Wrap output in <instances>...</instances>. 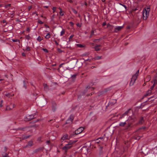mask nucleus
I'll return each instance as SVG.
<instances>
[{"mask_svg":"<svg viewBox=\"0 0 157 157\" xmlns=\"http://www.w3.org/2000/svg\"><path fill=\"white\" fill-rule=\"evenodd\" d=\"M13 95H13H11L9 93L6 94H5L6 96L8 97L9 98H10V97L12 96Z\"/></svg>","mask_w":157,"mask_h":157,"instance_id":"nucleus-26","label":"nucleus"},{"mask_svg":"<svg viewBox=\"0 0 157 157\" xmlns=\"http://www.w3.org/2000/svg\"><path fill=\"white\" fill-rule=\"evenodd\" d=\"M130 110V109H129L126 111L120 116L119 119L126 121H132L133 122L135 121L136 120L135 117L133 115L129 116V112Z\"/></svg>","mask_w":157,"mask_h":157,"instance_id":"nucleus-1","label":"nucleus"},{"mask_svg":"<svg viewBox=\"0 0 157 157\" xmlns=\"http://www.w3.org/2000/svg\"><path fill=\"white\" fill-rule=\"evenodd\" d=\"M70 24L71 26H73L74 25V23L72 22H70Z\"/></svg>","mask_w":157,"mask_h":157,"instance_id":"nucleus-50","label":"nucleus"},{"mask_svg":"<svg viewBox=\"0 0 157 157\" xmlns=\"http://www.w3.org/2000/svg\"><path fill=\"white\" fill-rule=\"evenodd\" d=\"M30 136L28 135V136H25L24 135H22V139H26L27 138H29L30 137Z\"/></svg>","mask_w":157,"mask_h":157,"instance_id":"nucleus-20","label":"nucleus"},{"mask_svg":"<svg viewBox=\"0 0 157 157\" xmlns=\"http://www.w3.org/2000/svg\"><path fill=\"white\" fill-rule=\"evenodd\" d=\"M155 86V85H154V84H153V85L150 88V90H153L154 87Z\"/></svg>","mask_w":157,"mask_h":157,"instance_id":"nucleus-41","label":"nucleus"},{"mask_svg":"<svg viewBox=\"0 0 157 157\" xmlns=\"http://www.w3.org/2000/svg\"><path fill=\"white\" fill-rule=\"evenodd\" d=\"M51 35L50 33H47V34L46 35V36H45V38L46 39H49L51 37Z\"/></svg>","mask_w":157,"mask_h":157,"instance_id":"nucleus-21","label":"nucleus"},{"mask_svg":"<svg viewBox=\"0 0 157 157\" xmlns=\"http://www.w3.org/2000/svg\"><path fill=\"white\" fill-rule=\"evenodd\" d=\"M57 51L59 53H61L63 52V51L59 48L57 49Z\"/></svg>","mask_w":157,"mask_h":157,"instance_id":"nucleus-37","label":"nucleus"},{"mask_svg":"<svg viewBox=\"0 0 157 157\" xmlns=\"http://www.w3.org/2000/svg\"><path fill=\"white\" fill-rule=\"evenodd\" d=\"M151 90H148L147 92L144 95V97H146L147 96H150L151 94Z\"/></svg>","mask_w":157,"mask_h":157,"instance_id":"nucleus-14","label":"nucleus"},{"mask_svg":"<svg viewBox=\"0 0 157 157\" xmlns=\"http://www.w3.org/2000/svg\"><path fill=\"white\" fill-rule=\"evenodd\" d=\"M57 105L56 103L54 101L52 102V109L53 112H55L56 109Z\"/></svg>","mask_w":157,"mask_h":157,"instance_id":"nucleus-8","label":"nucleus"},{"mask_svg":"<svg viewBox=\"0 0 157 157\" xmlns=\"http://www.w3.org/2000/svg\"><path fill=\"white\" fill-rule=\"evenodd\" d=\"M100 142V140H99L98 141H97V139H96L95 141V144H98Z\"/></svg>","mask_w":157,"mask_h":157,"instance_id":"nucleus-45","label":"nucleus"},{"mask_svg":"<svg viewBox=\"0 0 157 157\" xmlns=\"http://www.w3.org/2000/svg\"><path fill=\"white\" fill-rule=\"evenodd\" d=\"M101 47V45H97L95 46L94 48L95 49V50L96 51H99L100 50V48H99Z\"/></svg>","mask_w":157,"mask_h":157,"instance_id":"nucleus-16","label":"nucleus"},{"mask_svg":"<svg viewBox=\"0 0 157 157\" xmlns=\"http://www.w3.org/2000/svg\"><path fill=\"white\" fill-rule=\"evenodd\" d=\"M26 128H18V130H22V131H25V129H26Z\"/></svg>","mask_w":157,"mask_h":157,"instance_id":"nucleus-32","label":"nucleus"},{"mask_svg":"<svg viewBox=\"0 0 157 157\" xmlns=\"http://www.w3.org/2000/svg\"><path fill=\"white\" fill-rule=\"evenodd\" d=\"M65 30L64 29H63L62 31L60 32V36H62L65 34Z\"/></svg>","mask_w":157,"mask_h":157,"instance_id":"nucleus-24","label":"nucleus"},{"mask_svg":"<svg viewBox=\"0 0 157 157\" xmlns=\"http://www.w3.org/2000/svg\"><path fill=\"white\" fill-rule=\"evenodd\" d=\"M26 38L28 40H29L30 39V37L29 36V35H27L26 36Z\"/></svg>","mask_w":157,"mask_h":157,"instance_id":"nucleus-34","label":"nucleus"},{"mask_svg":"<svg viewBox=\"0 0 157 157\" xmlns=\"http://www.w3.org/2000/svg\"><path fill=\"white\" fill-rule=\"evenodd\" d=\"M114 26L110 24H108L107 25V27L109 30L112 31L113 29Z\"/></svg>","mask_w":157,"mask_h":157,"instance_id":"nucleus-13","label":"nucleus"},{"mask_svg":"<svg viewBox=\"0 0 157 157\" xmlns=\"http://www.w3.org/2000/svg\"><path fill=\"white\" fill-rule=\"evenodd\" d=\"M69 1L70 3H72L73 2L72 0H69Z\"/></svg>","mask_w":157,"mask_h":157,"instance_id":"nucleus-64","label":"nucleus"},{"mask_svg":"<svg viewBox=\"0 0 157 157\" xmlns=\"http://www.w3.org/2000/svg\"><path fill=\"white\" fill-rule=\"evenodd\" d=\"M14 42H17L18 41V40H17V39H16V40H14V39H13L12 40Z\"/></svg>","mask_w":157,"mask_h":157,"instance_id":"nucleus-51","label":"nucleus"},{"mask_svg":"<svg viewBox=\"0 0 157 157\" xmlns=\"http://www.w3.org/2000/svg\"><path fill=\"white\" fill-rule=\"evenodd\" d=\"M106 25V23L105 22H104L103 23L102 25L103 26H104Z\"/></svg>","mask_w":157,"mask_h":157,"instance_id":"nucleus-57","label":"nucleus"},{"mask_svg":"<svg viewBox=\"0 0 157 157\" xmlns=\"http://www.w3.org/2000/svg\"><path fill=\"white\" fill-rule=\"evenodd\" d=\"M153 153L155 155H157V147H156L153 149Z\"/></svg>","mask_w":157,"mask_h":157,"instance_id":"nucleus-17","label":"nucleus"},{"mask_svg":"<svg viewBox=\"0 0 157 157\" xmlns=\"http://www.w3.org/2000/svg\"><path fill=\"white\" fill-rule=\"evenodd\" d=\"M84 128L82 127L79 128L78 129L76 130L74 132V135H77L78 134L81 133L84 130Z\"/></svg>","mask_w":157,"mask_h":157,"instance_id":"nucleus-7","label":"nucleus"},{"mask_svg":"<svg viewBox=\"0 0 157 157\" xmlns=\"http://www.w3.org/2000/svg\"><path fill=\"white\" fill-rule=\"evenodd\" d=\"M150 11V8L149 7H147L146 8H145L144 10L143 11V18L144 20L147 19L149 15V12Z\"/></svg>","mask_w":157,"mask_h":157,"instance_id":"nucleus-5","label":"nucleus"},{"mask_svg":"<svg viewBox=\"0 0 157 157\" xmlns=\"http://www.w3.org/2000/svg\"><path fill=\"white\" fill-rule=\"evenodd\" d=\"M38 23L40 24H42L43 23V22L40 20H39L38 21Z\"/></svg>","mask_w":157,"mask_h":157,"instance_id":"nucleus-43","label":"nucleus"},{"mask_svg":"<svg viewBox=\"0 0 157 157\" xmlns=\"http://www.w3.org/2000/svg\"><path fill=\"white\" fill-rule=\"evenodd\" d=\"M14 105L13 104H11L10 105V106H7L6 109L7 110H9L12 109L14 108Z\"/></svg>","mask_w":157,"mask_h":157,"instance_id":"nucleus-12","label":"nucleus"},{"mask_svg":"<svg viewBox=\"0 0 157 157\" xmlns=\"http://www.w3.org/2000/svg\"><path fill=\"white\" fill-rule=\"evenodd\" d=\"M76 76H77V74H74L71 77L72 78H75Z\"/></svg>","mask_w":157,"mask_h":157,"instance_id":"nucleus-46","label":"nucleus"},{"mask_svg":"<svg viewBox=\"0 0 157 157\" xmlns=\"http://www.w3.org/2000/svg\"><path fill=\"white\" fill-rule=\"evenodd\" d=\"M55 15L54 14H53L52 17V20H53L54 18L55 17Z\"/></svg>","mask_w":157,"mask_h":157,"instance_id":"nucleus-49","label":"nucleus"},{"mask_svg":"<svg viewBox=\"0 0 157 157\" xmlns=\"http://www.w3.org/2000/svg\"><path fill=\"white\" fill-rule=\"evenodd\" d=\"M2 155L3 157H10L8 156V154L5 152H2Z\"/></svg>","mask_w":157,"mask_h":157,"instance_id":"nucleus-18","label":"nucleus"},{"mask_svg":"<svg viewBox=\"0 0 157 157\" xmlns=\"http://www.w3.org/2000/svg\"><path fill=\"white\" fill-rule=\"evenodd\" d=\"M73 12L74 13H75V14H77V12L75 10H73Z\"/></svg>","mask_w":157,"mask_h":157,"instance_id":"nucleus-56","label":"nucleus"},{"mask_svg":"<svg viewBox=\"0 0 157 157\" xmlns=\"http://www.w3.org/2000/svg\"><path fill=\"white\" fill-rule=\"evenodd\" d=\"M4 148V151L5 152L6 151H7V148L6 147H5Z\"/></svg>","mask_w":157,"mask_h":157,"instance_id":"nucleus-55","label":"nucleus"},{"mask_svg":"<svg viewBox=\"0 0 157 157\" xmlns=\"http://www.w3.org/2000/svg\"><path fill=\"white\" fill-rule=\"evenodd\" d=\"M124 121L125 122H120L119 124V125L120 126L123 127H124L125 125H126V129H128V128L130 127H131V125L132 124V123L134 122H133L132 121Z\"/></svg>","mask_w":157,"mask_h":157,"instance_id":"nucleus-3","label":"nucleus"},{"mask_svg":"<svg viewBox=\"0 0 157 157\" xmlns=\"http://www.w3.org/2000/svg\"><path fill=\"white\" fill-rule=\"evenodd\" d=\"M101 56H97L94 57L93 58V59L95 60H99V59H101Z\"/></svg>","mask_w":157,"mask_h":157,"instance_id":"nucleus-22","label":"nucleus"},{"mask_svg":"<svg viewBox=\"0 0 157 157\" xmlns=\"http://www.w3.org/2000/svg\"><path fill=\"white\" fill-rule=\"evenodd\" d=\"M42 50H43V51L46 53H48V51L47 49L46 48H43Z\"/></svg>","mask_w":157,"mask_h":157,"instance_id":"nucleus-38","label":"nucleus"},{"mask_svg":"<svg viewBox=\"0 0 157 157\" xmlns=\"http://www.w3.org/2000/svg\"><path fill=\"white\" fill-rule=\"evenodd\" d=\"M41 138L40 137H39L38 138V140L40 141H41Z\"/></svg>","mask_w":157,"mask_h":157,"instance_id":"nucleus-58","label":"nucleus"},{"mask_svg":"<svg viewBox=\"0 0 157 157\" xmlns=\"http://www.w3.org/2000/svg\"><path fill=\"white\" fill-rule=\"evenodd\" d=\"M157 84V80L156 79H155L154 80L153 84H154V85H155Z\"/></svg>","mask_w":157,"mask_h":157,"instance_id":"nucleus-39","label":"nucleus"},{"mask_svg":"<svg viewBox=\"0 0 157 157\" xmlns=\"http://www.w3.org/2000/svg\"><path fill=\"white\" fill-rule=\"evenodd\" d=\"M10 6H11L10 4H8L7 5H6L5 7L6 8H7L8 7H10Z\"/></svg>","mask_w":157,"mask_h":157,"instance_id":"nucleus-44","label":"nucleus"},{"mask_svg":"<svg viewBox=\"0 0 157 157\" xmlns=\"http://www.w3.org/2000/svg\"><path fill=\"white\" fill-rule=\"evenodd\" d=\"M68 134H65L61 138V140L63 141L65 140H67L68 139Z\"/></svg>","mask_w":157,"mask_h":157,"instance_id":"nucleus-11","label":"nucleus"},{"mask_svg":"<svg viewBox=\"0 0 157 157\" xmlns=\"http://www.w3.org/2000/svg\"><path fill=\"white\" fill-rule=\"evenodd\" d=\"M6 22V21L5 20H3V23H5Z\"/></svg>","mask_w":157,"mask_h":157,"instance_id":"nucleus-62","label":"nucleus"},{"mask_svg":"<svg viewBox=\"0 0 157 157\" xmlns=\"http://www.w3.org/2000/svg\"><path fill=\"white\" fill-rule=\"evenodd\" d=\"M22 55L23 56H25V53H22Z\"/></svg>","mask_w":157,"mask_h":157,"instance_id":"nucleus-59","label":"nucleus"},{"mask_svg":"<svg viewBox=\"0 0 157 157\" xmlns=\"http://www.w3.org/2000/svg\"><path fill=\"white\" fill-rule=\"evenodd\" d=\"M24 86L25 89L26 88V83L25 81H24L23 82Z\"/></svg>","mask_w":157,"mask_h":157,"instance_id":"nucleus-31","label":"nucleus"},{"mask_svg":"<svg viewBox=\"0 0 157 157\" xmlns=\"http://www.w3.org/2000/svg\"><path fill=\"white\" fill-rule=\"evenodd\" d=\"M137 10V8H136L135 9H133L132 10L133 11H136Z\"/></svg>","mask_w":157,"mask_h":157,"instance_id":"nucleus-61","label":"nucleus"},{"mask_svg":"<svg viewBox=\"0 0 157 157\" xmlns=\"http://www.w3.org/2000/svg\"><path fill=\"white\" fill-rule=\"evenodd\" d=\"M59 10H60V12H62V9L61 8H59Z\"/></svg>","mask_w":157,"mask_h":157,"instance_id":"nucleus-60","label":"nucleus"},{"mask_svg":"<svg viewBox=\"0 0 157 157\" xmlns=\"http://www.w3.org/2000/svg\"><path fill=\"white\" fill-rule=\"evenodd\" d=\"M76 142V141H70L67 144L65 145L64 146L62 147V150L65 151V154H67V150L71 148L72 147V145Z\"/></svg>","mask_w":157,"mask_h":157,"instance_id":"nucleus-2","label":"nucleus"},{"mask_svg":"<svg viewBox=\"0 0 157 157\" xmlns=\"http://www.w3.org/2000/svg\"><path fill=\"white\" fill-rule=\"evenodd\" d=\"M92 89L93 90H94V88H92V87H91L90 86H87L86 88V89L85 90H87L88 89Z\"/></svg>","mask_w":157,"mask_h":157,"instance_id":"nucleus-30","label":"nucleus"},{"mask_svg":"<svg viewBox=\"0 0 157 157\" xmlns=\"http://www.w3.org/2000/svg\"><path fill=\"white\" fill-rule=\"evenodd\" d=\"M144 121V120L143 117H141L140 119L138 124H142Z\"/></svg>","mask_w":157,"mask_h":157,"instance_id":"nucleus-15","label":"nucleus"},{"mask_svg":"<svg viewBox=\"0 0 157 157\" xmlns=\"http://www.w3.org/2000/svg\"><path fill=\"white\" fill-rule=\"evenodd\" d=\"M94 30H92L91 32V36H92L94 35Z\"/></svg>","mask_w":157,"mask_h":157,"instance_id":"nucleus-35","label":"nucleus"},{"mask_svg":"<svg viewBox=\"0 0 157 157\" xmlns=\"http://www.w3.org/2000/svg\"><path fill=\"white\" fill-rule=\"evenodd\" d=\"M73 119L74 118L73 116L72 115H70L68 119L71 121V122H72Z\"/></svg>","mask_w":157,"mask_h":157,"instance_id":"nucleus-23","label":"nucleus"},{"mask_svg":"<svg viewBox=\"0 0 157 157\" xmlns=\"http://www.w3.org/2000/svg\"><path fill=\"white\" fill-rule=\"evenodd\" d=\"M33 145V142L32 141H30L28 142L27 144L24 147V148H29L31 147Z\"/></svg>","mask_w":157,"mask_h":157,"instance_id":"nucleus-10","label":"nucleus"},{"mask_svg":"<svg viewBox=\"0 0 157 157\" xmlns=\"http://www.w3.org/2000/svg\"><path fill=\"white\" fill-rule=\"evenodd\" d=\"M26 50L28 51H30V48L29 47H27L26 48Z\"/></svg>","mask_w":157,"mask_h":157,"instance_id":"nucleus-40","label":"nucleus"},{"mask_svg":"<svg viewBox=\"0 0 157 157\" xmlns=\"http://www.w3.org/2000/svg\"><path fill=\"white\" fill-rule=\"evenodd\" d=\"M104 138L103 137H100L97 139V141L99 139L102 140Z\"/></svg>","mask_w":157,"mask_h":157,"instance_id":"nucleus-47","label":"nucleus"},{"mask_svg":"<svg viewBox=\"0 0 157 157\" xmlns=\"http://www.w3.org/2000/svg\"><path fill=\"white\" fill-rule=\"evenodd\" d=\"M26 31L28 32H29L30 31V29L29 28H27L26 29Z\"/></svg>","mask_w":157,"mask_h":157,"instance_id":"nucleus-53","label":"nucleus"},{"mask_svg":"<svg viewBox=\"0 0 157 157\" xmlns=\"http://www.w3.org/2000/svg\"><path fill=\"white\" fill-rule=\"evenodd\" d=\"M74 36L73 35H71L69 38V40L72 38Z\"/></svg>","mask_w":157,"mask_h":157,"instance_id":"nucleus-48","label":"nucleus"},{"mask_svg":"<svg viewBox=\"0 0 157 157\" xmlns=\"http://www.w3.org/2000/svg\"><path fill=\"white\" fill-rule=\"evenodd\" d=\"M72 123V122H71V121L70 120L67 119L66 121V124H71Z\"/></svg>","mask_w":157,"mask_h":157,"instance_id":"nucleus-28","label":"nucleus"},{"mask_svg":"<svg viewBox=\"0 0 157 157\" xmlns=\"http://www.w3.org/2000/svg\"><path fill=\"white\" fill-rule=\"evenodd\" d=\"M45 26L46 27V28H49V26L47 25H45Z\"/></svg>","mask_w":157,"mask_h":157,"instance_id":"nucleus-63","label":"nucleus"},{"mask_svg":"<svg viewBox=\"0 0 157 157\" xmlns=\"http://www.w3.org/2000/svg\"><path fill=\"white\" fill-rule=\"evenodd\" d=\"M34 118V115L33 114L27 115L25 117V120L26 121H31Z\"/></svg>","mask_w":157,"mask_h":157,"instance_id":"nucleus-6","label":"nucleus"},{"mask_svg":"<svg viewBox=\"0 0 157 157\" xmlns=\"http://www.w3.org/2000/svg\"><path fill=\"white\" fill-rule=\"evenodd\" d=\"M119 4L121 6H123L124 7L126 11H127V7L125 5H123L121 3H120Z\"/></svg>","mask_w":157,"mask_h":157,"instance_id":"nucleus-27","label":"nucleus"},{"mask_svg":"<svg viewBox=\"0 0 157 157\" xmlns=\"http://www.w3.org/2000/svg\"><path fill=\"white\" fill-rule=\"evenodd\" d=\"M141 137L140 136H137L136 137H134V139L135 140H139V139H140V138H141Z\"/></svg>","mask_w":157,"mask_h":157,"instance_id":"nucleus-33","label":"nucleus"},{"mask_svg":"<svg viewBox=\"0 0 157 157\" xmlns=\"http://www.w3.org/2000/svg\"><path fill=\"white\" fill-rule=\"evenodd\" d=\"M139 73V70H138L137 71L136 73L132 76L131 79V81L129 83V86H132L134 85L138 76Z\"/></svg>","mask_w":157,"mask_h":157,"instance_id":"nucleus-4","label":"nucleus"},{"mask_svg":"<svg viewBox=\"0 0 157 157\" xmlns=\"http://www.w3.org/2000/svg\"><path fill=\"white\" fill-rule=\"evenodd\" d=\"M56 44L57 45H59V43L57 42V41H56V40H55L54 41Z\"/></svg>","mask_w":157,"mask_h":157,"instance_id":"nucleus-54","label":"nucleus"},{"mask_svg":"<svg viewBox=\"0 0 157 157\" xmlns=\"http://www.w3.org/2000/svg\"><path fill=\"white\" fill-rule=\"evenodd\" d=\"M42 40L43 38H41L40 36H39L37 39V40L39 42H40Z\"/></svg>","mask_w":157,"mask_h":157,"instance_id":"nucleus-25","label":"nucleus"},{"mask_svg":"<svg viewBox=\"0 0 157 157\" xmlns=\"http://www.w3.org/2000/svg\"><path fill=\"white\" fill-rule=\"evenodd\" d=\"M56 7H53L52 9V10H53V13H55V11L56 10Z\"/></svg>","mask_w":157,"mask_h":157,"instance_id":"nucleus-36","label":"nucleus"},{"mask_svg":"<svg viewBox=\"0 0 157 157\" xmlns=\"http://www.w3.org/2000/svg\"><path fill=\"white\" fill-rule=\"evenodd\" d=\"M77 46L79 48H82L84 47V46L83 45L80 44H77Z\"/></svg>","mask_w":157,"mask_h":157,"instance_id":"nucleus-29","label":"nucleus"},{"mask_svg":"<svg viewBox=\"0 0 157 157\" xmlns=\"http://www.w3.org/2000/svg\"><path fill=\"white\" fill-rule=\"evenodd\" d=\"M59 14L60 16H62L63 15L64 13L63 12H59Z\"/></svg>","mask_w":157,"mask_h":157,"instance_id":"nucleus-42","label":"nucleus"},{"mask_svg":"<svg viewBox=\"0 0 157 157\" xmlns=\"http://www.w3.org/2000/svg\"><path fill=\"white\" fill-rule=\"evenodd\" d=\"M76 25L77 26L79 27H80L81 26V25L79 23L77 24Z\"/></svg>","mask_w":157,"mask_h":157,"instance_id":"nucleus-52","label":"nucleus"},{"mask_svg":"<svg viewBox=\"0 0 157 157\" xmlns=\"http://www.w3.org/2000/svg\"><path fill=\"white\" fill-rule=\"evenodd\" d=\"M43 149V148L42 147H40L39 148H38L36 150H35L34 151V152L36 153L40 151L41 150H42Z\"/></svg>","mask_w":157,"mask_h":157,"instance_id":"nucleus-19","label":"nucleus"},{"mask_svg":"<svg viewBox=\"0 0 157 157\" xmlns=\"http://www.w3.org/2000/svg\"><path fill=\"white\" fill-rule=\"evenodd\" d=\"M123 28V26H116L114 30L113 31V33H117L118 31H120Z\"/></svg>","mask_w":157,"mask_h":157,"instance_id":"nucleus-9","label":"nucleus"}]
</instances>
